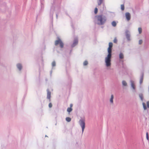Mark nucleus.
I'll return each instance as SVG.
<instances>
[{"label":"nucleus","mask_w":149,"mask_h":149,"mask_svg":"<svg viewBox=\"0 0 149 149\" xmlns=\"http://www.w3.org/2000/svg\"><path fill=\"white\" fill-rule=\"evenodd\" d=\"M112 43L109 42V47L107 49L108 54L105 58L104 61L105 65L106 67L108 68L110 67L111 65V48L112 47Z\"/></svg>","instance_id":"obj_1"},{"label":"nucleus","mask_w":149,"mask_h":149,"mask_svg":"<svg viewBox=\"0 0 149 149\" xmlns=\"http://www.w3.org/2000/svg\"><path fill=\"white\" fill-rule=\"evenodd\" d=\"M106 20V18L104 16L98 15L95 17V22L96 24L99 25H102L105 22Z\"/></svg>","instance_id":"obj_2"},{"label":"nucleus","mask_w":149,"mask_h":149,"mask_svg":"<svg viewBox=\"0 0 149 149\" xmlns=\"http://www.w3.org/2000/svg\"><path fill=\"white\" fill-rule=\"evenodd\" d=\"M79 124L81 127L82 132L83 133L85 128V120L84 119H81L79 121Z\"/></svg>","instance_id":"obj_3"},{"label":"nucleus","mask_w":149,"mask_h":149,"mask_svg":"<svg viewBox=\"0 0 149 149\" xmlns=\"http://www.w3.org/2000/svg\"><path fill=\"white\" fill-rule=\"evenodd\" d=\"M58 44H60V46L61 47H63V43L60 39H58V40L56 41L55 42V45H57Z\"/></svg>","instance_id":"obj_4"},{"label":"nucleus","mask_w":149,"mask_h":149,"mask_svg":"<svg viewBox=\"0 0 149 149\" xmlns=\"http://www.w3.org/2000/svg\"><path fill=\"white\" fill-rule=\"evenodd\" d=\"M113 99L114 96L113 94H111L109 99L110 103L111 105H113Z\"/></svg>","instance_id":"obj_5"},{"label":"nucleus","mask_w":149,"mask_h":149,"mask_svg":"<svg viewBox=\"0 0 149 149\" xmlns=\"http://www.w3.org/2000/svg\"><path fill=\"white\" fill-rule=\"evenodd\" d=\"M130 82L131 84V86L134 90H135V85L134 81L133 80H131Z\"/></svg>","instance_id":"obj_6"},{"label":"nucleus","mask_w":149,"mask_h":149,"mask_svg":"<svg viewBox=\"0 0 149 149\" xmlns=\"http://www.w3.org/2000/svg\"><path fill=\"white\" fill-rule=\"evenodd\" d=\"M147 107L146 106V104L144 103H143V107L144 108V110H145L147 109V108H149V102H147Z\"/></svg>","instance_id":"obj_7"},{"label":"nucleus","mask_w":149,"mask_h":149,"mask_svg":"<svg viewBox=\"0 0 149 149\" xmlns=\"http://www.w3.org/2000/svg\"><path fill=\"white\" fill-rule=\"evenodd\" d=\"M125 17L129 21L130 19V14L128 13H125Z\"/></svg>","instance_id":"obj_8"},{"label":"nucleus","mask_w":149,"mask_h":149,"mask_svg":"<svg viewBox=\"0 0 149 149\" xmlns=\"http://www.w3.org/2000/svg\"><path fill=\"white\" fill-rule=\"evenodd\" d=\"M126 38L127 40H130V33L129 31H126Z\"/></svg>","instance_id":"obj_9"},{"label":"nucleus","mask_w":149,"mask_h":149,"mask_svg":"<svg viewBox=\"0 0 149 149\" xmlns=\"http://www.w3.org/2000/svg\"><path fill=\"white\" fill-rule=\"evenodd\" d=\"M16 66L17 68L19 70H20L22 69V66L21 64L18 63L17 64Z\"/></svg>","instance_id":"obj_10"},{"label":"nucleus","mask_w":149,"mask_h":149,"mask_svg":"<svg viewBox=\"0 0 149 149\" xmlns=\"http://www.w3.org/2000/svg\"><path fill=\"white\" fill-rule=\"evenodd\" d=\"M47 98L48 99H50V98L51 93L48 90H47Z\"/></svg>","instance_id":"obj_11"},{"label":"nucleus","mask_w":149,"mask_h":149,"mask_svg":"<svg viewBox=\"0 0 149 149\" xmlns=\"http://www.w3.org/2000/svg\"><path fill=\"white\" fill-rule=\"evenodd\" d=\"M77 42H78V41H77V39L75 40L73 42V44L72 45V47H74L77 44Z\"/></svg>","instance_id":"obj_12"},{"label":"nucleus","mask_w":149,"mask_h":149,"mask_svg":"<svg viewBox=\"0 0 149 149\" xmlns=\"http://www.w3.org/2000/svg\"><path fill=\"white\" fill-rule=\"evenodd\" d=\"M122 83L123 85V86H127V83L124 80L122 82Z\"/></svg>","instance_id":"obj_13"},{"label":"nucleus","mask_w":149,"mask_h":149,"mask_svg":"<svg viewBox=\"0 0 149 149\" xmlns=\"http://www.w3.org/2000/svg\"><path fill=\"white\" fill-rule=\"evenodd\" d=\"M119 57L120 59H123L124 58L123 54L122 53H120L119 55Z\"/></svg>","instance_id":"obj_14"},{"label":"nucleus","mask_w":149,"mask_h":149,"mask_svg":"<svg viewBox=\"0 0 149 149\" xmlns=\"http://www.w3.org/2000/svg\"><path fill=\"white\" fill-rule=\"evenodd\" d=\"M138 31L139 32V33L140 34L142 32V29L141 27H139L138 28Z\"/></svg>","instance_id":"obj_15"},{"label":"nucleus","mask_w":149,"mask_h":149,"mask_svg":"<svg viewBox=\"0 0 149 149\" xmlns=\"http://www.w3.org/2000/svg\"><path fill=\"white\" fill-rule=\"evenodd\" d=\"M66 121L68 122H70L71 120V118L70 117H67L65 118Z\"/></svg>","instance_id":"obj_16"},{"label":"nucleus","mask_w":149,"mask_h":149,"mask_svg":"<svg viewBox=\"0 0 149 149\" xmlns=\"http://www.w3.org/2000/svg\"><path fill=\"white\" fill-rule=\"evenodd\" d=\"M72 110V109L71 107L68 108L67 109V111L69 113H70L71 111Z\"/></svg>","instance_id":"obj_17"},{"label":"nucleus","mask_w":149,"mask_h":149,"mask_svg":"<svg viewBox=\"0 0 149 149\" xmlns=\"http://www.w3.org/2000/svg\"><path fill=\"white\" fill-rule=\"evenodd\" d=\"M116 23L115 21H113L112 23V25L113 26H115L116 25Z\"/></svg>","instance_id":"obj_18"},{"label":"nucleus","mask_w":149,"mask_h":149,"mask_svg":"<svg viewBox=\"0 0 149 149\" xmlns=\"http://www.w3.org/2000/svg\"><path fill=\"white\" fill-rule=\"evenodd\" d=\"M102 2V0H98V5H100L101 4Z\"/></svg>","instance_id":"obj_19"},{"label":"nucleus","mask_w":149,"mask_h":149,"mask_svg":"<svg viewBox=\"0 0 149 149\" xmlns=\"http://www.w3.org/2000/svg\"><path fill=\"white\" fill-rule=\"evenodd\" d=\"M88 62L86 61H85L84 62L83 64L84 65H86L88 64Z\"/></svg>","instance_id":"obj_20"},{"label":"nucleus","mask_w":149,"mask_h":149,"mask_svg":"<svg viewBox=\"0 0 149 149\" xmlns=\"http://www.w3.org/2000/svg\"><path fill=\"white\" fill-rule=\"evenodd\" d=\"M139 97L141 99V100H142L143 99V96L141 94H140L139 95Z\"/></svg>","instance_id":"obj_21"},{"label":"nucleus","mask_w":149,"mask_h":149,"mask_svg":"<svg viewBox=\"0 0 149 149\" xmlns=\"http://www.w3.org/2000/svg\"><path fill=\"white\" fill-rule=\"evenodd\" d=\"M121 8L122 10H123L124 9V6L123 5H122L121 6Z\"/></svg>","instance_id":"obj_22"},{"label":"nucleus","mask_w":149,"mask_h":149,"mask_svg":"<svg viewBox=\"0 0 149 149\" xmlns=\"http://www.w3.org/2000/svg\"><path fill=\"white\" fill-rule=\"evenodd\" d=\"M143 82V77L141 78L140 80V83L141 84Z\"/></svg>","instance_id":"obj_23"},{"label":"nucleus","mask_w":149,"mask_h":149,"mask_svg":"<svg viewBox=\"0 0 149 149\" xmlns=\"http://www.w3.org/2000/svg\"><path fill=\"white\" fill-rule=\"evenodd\" d=\"M52 65L53 67H54L55 65V62L53 61L52 63Z\"/></svg>","instance_id":"obj_24"},{"label":"nucleus","mask_w":149,"mask_h":149,"mask_svg":"<svg viewBox=\"0 0 149 149\" xmlns=\"http://www.w3.org/2000/svg\"><path fill=\"white\" fill-rule=\"evenodd\" d=\"M98 9L97 8H95V13L96 14L97 13Z\"/></svg>","instance_id":"obj_25"},{"label":"nucleus","mask_w":149,"mask_h":149,"mask_svg":"<svg viewBox=\"0 0 149 149\" xmlns=\"http://www.w3.org/2000/svg\"><path fill=\"white\" fill-rule=\"evenodd\" d=\"M146 138L148 140H149V138H148V132H147L146 133Z\"/></svg>","instance_id":"obj_26"},{"label":"nucleus","mask_w":149,"mask_h":149,"mask_svg":"<svg viewBox=\"0 0 149 149\" xmlns=\"http://www.w3.org/2000/svg\"><path fill=\"white\" fill-rule=\"evenodd\" d=\"M143 42V41L141 40H140L139 41V44H141Z\"/></svg>","instance_id":"obj_27"},{"label":"nucleus","mask_w":149,"mask_h":149,"mask_svg":"<svg viewBox=\"0 0 149 149\" xmlns=\"http://www.w3.org/2000/svg\"><path fill=\"white\" fill-rule=\"evenodd\" d=\"M117 41V40L116 38L114 39L113 40V42L115 43H116Z\"/></svg>","instance_id":"obj_28"},{"label":"nucleus","mask_w":149,"mask_h":149,"mask_svg":"<svg viewBox=\"0 0 149 149\" xmlns=\"http://www.w3.org/2000/svg\"><path fill=\"white\" fill-rule=\"evenodd\" d=\"M52 104L51 103H50L49 105V107H52Z\"/></svg>","instance_id":"obj_29"},{"label":"nucleus","mask_w":149,"mask_h":149,"mask_svg":"<svg viewBox=\"0 0 149 149\" xmlns=\"http://www.w3.org/2000/svg\"><path fill=\"white\" fill-rule=\"evenodd\" d=\"M72 104H70V107H71V108H72Z\"/></svg>","instance_id":"obj_30"}]
</instances>
